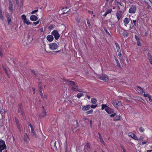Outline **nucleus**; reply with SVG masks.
<instances>
[{
	"label": "nucleus",
	"mask_w": 152,
	"mask_h": 152,
	"mask_svg": "<svg viewBox=\"0 0 152 152\" xmlns=\"http://www.w3.org/2000/svg\"><path fill=\"white\" fill-rule=\"evenodd\" d=\"M134 37L137 41L140 40V38L136 35H135Z\"/></svg>",
	"instance_id": "nucleus-44"
},
{
	"label": "nucleus",
	"mask_w": 152,
	"mask_h": 152,
	"mask_svg": "<svg viewBox=\"0 0 152 152\" xmlns=\"http://www.w3.org/2000/svg\"><path fill=\"white\" fill-rule=\"evenodd\" d=\"M31 133H32V132H35L34 130V128L31 129Z\"/></svg>",
	"instance_id": "nucleus-64"
},
{
	"label": "nucleus",
	"mask_w": 152,
	"mask_h": 152,
	"mask_svg": "<svg viewBox=\"0 0 152 152\" xmlns=\"http://www.w3.org/2000/svg\"><path fill=\"white\" fill-rule=\"evenodd\" d=\"M97 105H92L91 107L92 108H95L96 107H97Z\"/></svg>",
	"instance_id": "nucleus-45"
},
{
	"label": "nucleus",
	"mask_w": 152,
	"mask_h": 152,
	"mask_svg": "<svg viewBox=\"0 0 152 152\" xmlns=\"http://www.w3.org/2000/svg\"><path fill=\"white\" fill-rule=\"evenodd\" d=\"M76 20L77 23H79L80 21V19L79 18L77 17L76 18Z\"/></svg>",
	"instance_id": "nucleus-48"
},
{
	"label": "nucleus",
	"mask_w": 152,
	"mask_h": 152,
	"mask_svg": "<svg viewBox=\"0 0 152 152\" xmlns=\"http://www.w3.org/2000/svg\"><path fill=\"white\" fill-rule=\"evenodd\" d=\"M42 83L41 82L38 83V87L39 88H42Z\"/></svg>",
	"instance_id": "nucleus-36"
},
{
	"label": "nucleus",
	"mask_w": 152,
	"mask_h": 152,
	"mask_svg": "<svg viewBox=\"0 0 152 152\" xmlns=\"http://www.w3.org/2000/svg\"><path fill=\"white\" fill-rule=\"evenodd\" d=\"M43 110L42 112L39 114V117L41 118L45 117L46 115V110L44 108L43 106Z\"/></svg>",
	"instance_id": "nucleus-10"
},
{
	"label": "nucleus",
	"mask_w": 152,
	"mask_h": 152,
	"mask_svg": "<svg viewBox=\"0 0 152 152\" xmlns=\"http://www.w3.org/2000/svg\"><path fill=\"white\" fill-rule=\"evenodd\" d=\"M124 30V31H123L122 34L124 37H127L128 36L129 33L126 31V30Z\"/></svg>",
	"instance_id": "nucleus-22"
},
{
	"label": "nucleus",
	"mask_w": 152,
	"mask_h": 152,
	"mask_svg": "<svg viewBox=\"0 0 152 152\" xmlns=\"http://www.w3.org/2000/svg\"><path fill=\"white\" fill-rule=\"evenodd\" d=\"M117 66H118V67L120 68V69H121L122 68L119 62L117 63Z\"/></svg>",
	"instance_id": "nucleus-47"
},
{
	"label": "nucleus",
	"mask_w": 152,
	"mask_h": 152,
	"mask_svg": "<svg viewBox=\"0 0 152 152\" xmlns=\"http://www.w3.org/2000/svg\"><path fill=\"white\" fill-rule=\"evenodd\" d=\"M98 135H99V139H102V136H101V134L100 133H98Z\"/></svg>",
	"instance_id": "nucleus-56"
},
{
	"label": "nucleus",
	"mask_w": 152,
	"mask_h": 152,
	"mask_svg": "<svg viewBox=\"0 0 152 152\" xmlns=\"http://www.w3.org/2000/svg\"><path fill=\"white\" fill-rule=\"evenodd\" d=\"M64 149L65 151H67V146L66 141L64 143Z\"/></svg>",
	"instance_id": "nucleus-32"
},
{
	"label": "nucleus",
	"mask_w": 152,
	"mask_h": 152,
	"mask_svg": "<svg viewBox=\"0 0 152 152\" xmlns=\"http://www.w3.org/2000/svg\"><path fill=\"white\" fill-rule=\"evenodd\" d=\"M6 112V111L4 110V109H2L1 110L0 113L2 115L3 114H4Z\"/></svg>",
	"instance_id": "nucleus-37"
},
{
	"label": "nucleus",
	"mask_w": 152,
	"mask_h": 152,
	"mask_svg": "<svg viewBox=\"0 0 152 152\" xmlns=\"http://www.w3.org/2000/svg\"><path fill=\"white\" fill-rule=\"evenodd\" d=\"M121 13L122 11H119L118 12L116 13V16L118 18V20H119L120 19L121 17Z\"/></svg>",
	"instance_id": "nucleus-16"
},
{
	"label": "nucleus",
	"mask_w": 152,
	"mask_h": 152,
	"mask_svg": "<svg viewBox=\"0 0 152 152\" xmlns=\"http://www.w3.org/2000/svg\"><path fill=\"white\" fill-rule=\"evenodd\" d=\"M112 103L115 107H117L118 106H120L121 105V102L117 101L113 102Z\"/></svg>",
	"instance_id": "nucleus-12"
},
{
	"label": "nucleus",
	"mask_w": 152,
	"mask_h": 152,
	"mask_svg": "<svg viewBox=\"0 0 152 152\" xmlns=\"http://www.w3.org/2000/svg\"><path fill=\"white\" fill-rule=\"evenodd\" d=\"M18 106L19 108L18 109V113L20 112L23 119H25L26 117L24 115V112L23 111V108L22 107V104H19L18 105Z\"/></svg>",
	"instance_id": "nucleus-3"
},
{
	"label": "nucleus",
	"mask_w": 152,
	"mask_h": 152,
	"mask_svg": "<svg viewBox=\"0 0 152 152\" xmlns=\"http://www.w3.org/2000/svg\"><path fill=\"white\" fill-rule=\"evenodd\" d=\"M91 102L93 104H95L97 102V100L96 99L94 98H93L91 99Z\"/></svg>",
	"instance_id": "nucleus-24"
},
{
	"label": "nucleus",
	"mask_w": 152,
	"mask_h": 152,
	"mask_svg": "<svg viewBox=\"0 0 152 152\" xmlns=\"http://www.w3.org/2000/svg\"><path fill=\"white\" fill-rule=\"evenodd\" d=\"M145 2L148 5L150 4H152V3L150 0H145Z\"/></svg>",
	"instance_id": "nucleus-29"
},
{
	"label": "nucleus",
	"mask_w": 152,
	"mask_h": 152,
	"mask_svg": "<svg viewBox=\"0 0 152 152\" xmlns=\"http://www.w3.org/2000/svg\"><path fill=\"white\" fill-rule=\"evenodd\" d=\"M31 135H32V136L34 137V138H36L37 137V134L35 132H32L31 133Z\"/></svg>",
	"instance_id": "nucleus-35"
},
{
	"label": "nucleus",
	"mask_w": 152,
	"mask_h": 152,
	"mask_svg": "<svg viewBox=\"0 0 152 152\" xmlns=\"http://www.w3.org/2000/svg\"><path fill=\"white\" fill-rule=\"evenodd\" d=\"M100 142H101V143L104 145V141L103 140V139L102 138V139H100Z\"/></svg>",
	"instance_id": "nucleus-54"
},
{
	"label": "nucleus",
	"mask_w": 152,
	"mask_h": 152,
	"mask_svg": "<svg viewBox=\"0 0 152 152\" xmlns=\"http://www.w3.org/2000/svg\"><path fill=\"white\" fill-rule=\"evenodd\" d=\"M133 22L134 26H137V24H136L137 21L135 20H133Z\"/></svg>",
	"instance_id": "nucleus-46"
},
{
	"label": "nucleus",
	"mask_w": 152,
	"mask_h": 152,
	"mask_svg": "<svg viewBox=\"0 0 152 152\" xmlns=\"http://www.w3.org/2000/svg\"><path fill=\"white\" fill-rule=\"evenodd\" d=\"M46 38L50 42L53 41L54 39V38L52 35H48Z\"/></svg>",
	"instance_id": "nucleus-17"
},
{
	"label": "nucleus",
	"mask_w": 152,
	"mask_h": 152,
	"mask_svg": "<svg viewBox=\"0 0 152 152\" xmlns=\"http://www.w3.org/2000/svg\"><path fill=\"white\" fill-rule=\"evenodd\" d=\"M51 34L53 36H54L55 39L56 40L58 39L60 36V35L57 30H54L53 31L51 32Z\"/></svg>",
	"instance_id": "nucleus-6"
},
{
	"label": "nucleus",
	"mask_w": 152,
	"mask_h": 152,
	"mask_svg": "<svg viewBox=\"0 0 152 152\" xmlns=\"http://www.w3.org/2000/svg\"><path fill=\"white\" fill-rule=\"evenodd\" d=\"M38 11V10H34L33 11H32L31 12V14H34L35 13V12H37Z\"/></svg>",
	"instance_id": "nucleus-50"
},
{
	"label": "nucleus",
	"mask_w": 152,
	"mask_h": 152,
	"mask_svg": "<svg viewBox=\"0 0 152 152\" xmlns=\"http://www.w3.org/2000/svg\"><path fill=\"white\" fill-rule=\"evenodd\" d=\"M137 45L139 46H140L141 45V43H140V40L137 41Z\"/></svg>",
	"instance_id": "nucleus-57"
},
{
	"label": "nucleus",
	"mask_w": 152,
	"mask_h": 152,
	"mask_svg": "<svg viewBox=\"0 0 152 152\" xmlns=\"http://www.w3.org/2000/svg\"><path fill=\"white\" fill-rule=\"evenodd\" d=\"M104 109L109 114H111L114 113V110L113 109L108 107L106 104H102L101 109L103 110Z\"/></svg>",
	"instance_id": "nucleus-2"
},
{
	"label": "nucleus",
	"mask_w": 152,
	"mask_h": 152,
	"mask_svg": "<svg viewBox=\"0 0 152 152\" xmlns=\"http://www.w3.org/2000/svg\"><path fill=\"white\" fill-rule=\"evenodd\" d=\"M56 142H55L54 143V146L55 148L56 149H57V147L56 145Z\"/></svg>",
	"instance_id": "nucleus-63"
},
{
	"label": "nucleus",
	"mask_w": 152,
	"mask_h": 152,
	"mask_svg": "<svg viewBox=\"0 0 152 152\" xmlns=\"http://www.w3.org/2000/svg\"><path fill=\"white\" fill-rule=\"evenodd\" d=\"M40 20H38L37 21V22H34L33 23L35 25H37L38 24H39V23Z\"/></svg>",
	"instance_id": "nucleus-51"
},
{
	"label": "nucleus",
	"mask_w": 152,
	"mask_h": 152,
	"mask_svg": "<svg viewBox=\"0 0 152 152\" xmlns=\"http://www.w3.org/2000/svg\"><path fill=\"white\" fill-rule=\"evenodd\" d=\"M124 22L125 23V26H127V24L129 22V19L128 18H125L124 20Z\"/></svg>",
	"instance_id": "nucleus-18"
},
{
	"label": "nucleus",
	"mask_w": 152,
	"mask_h": 152,
	"mask_svg": "<svg viewBox=\"0 0 152 152\" xmlns=\"http://www.w3.org/2000/svg\"><path fill=\"white\" fill-rule=\"evenodd\" d=\"M9 9L10 10V12H11V13H12L13 10V5H9Z\"/></svg>",
	"instance_id": "nucleus-27"
},
{
	"label": "nucleus",
	"mask_w": 152,
	"mask_h": 152,
	"mask_svg": "<svg viewBox=\"0 0 152 152\" xmlns=\"http://www.w3.org/2000/svg\"><path fill=\"white\" fill-rule=\"evenodd\" d=\"M53 28V25H50L48 27V28L49 29H51Z\"/></svg>",
	"instance_id": "nucleus-53"
},
{
	"label": "nucleus",
	"mask_w": 152,
	"mask_h": 152,
	"mask_svg": "<svg viewBox=\"0 0 152 152\" xmlns=\"http://www.w3.org/2000/svg\"><path fill=\"white\" fill-rule=\"evenodd\" d=\"M87 24L88 25V26L89 27H90L91 26V24L90 23V21L88 19H87Z\"/></svg>",
	"instance_id": "nucleus-41"
},
{
	"label": "nucleus",
	"mask_w": 152,
	"mask_h": 152,
	"mask_svg": "<svg viewBox=\"0 0 152 152\" xmlns=\"http://www.w3.org/2000/svg\"><path fill=\"white\" fill-rule=\"evenodd\" d=\"M114 59L115 60V61L116 62V63L119 62L117 58L116 57H115Z\"/></svg>",
	"instance_id": "nucleus-55"
},
{
	"label": "nucleus",
	"mask_w": 152,
	"mask_h": 152,
	"mask_svg": "<svg viewBox=\"0 0 152 152\" xmlns=\"http://www.w3.org/2000/svg\"><path fill=\"white\" fill-rule=\"evenodd\" d=\"M104 30L105 31V32L106 33V34H108L110 37H111V35L108 32V31L107 30V29L105 28H104Z\"/></svg>",
	"instance_id": "nucleus-34"
},
{
	"label": "nucleus",
	"mask_w": 152,
	"mask_h": 152,
	"mask_svg": "<svg viewBox=\"0 0 152 152\" xmlns=\"http://www.w3.org/2000/svg\"><path fill=\"white\" fill-rule=\"evenodd\" d=\"M28 138V135L26 134V136H25V139H24V140L26 142H27V138Z\"/></svg>",
	"instance_id": "nucleus-49"
},
{
	"label": "nucleus",
	"mask_w": 152,
	"mask_h": 152,
	"mask_svg": "<svg viewBox=\"0 0 152 152\" xmlns=\"http://www.w3.org/2000/svg\"><path fill=\"white\" fill-rule=\"evenodd\" d=\"M144 131V129L143 128L141 127L140 128L139 131L140 132H143Z\"/></svg>",
	"instance_id": "nucleus-40"
},
{
	"label": "nucleus",
	"mask_w": 152,
	"mask_h": 152,
	"mask_svg": "<svg viewBox=\"0 0 152 152\" xmlns=\"http://www.w3.org/2000/svg\"><path fill=\"white\" fill-rule=\"evenodd\" d=\"M137 91L138 93L142 94L143 93V89L140 86L137 87Z\"/></svg>",
	"instance_id": "nucleus-23"
},
{
	"label": "nucleus",
	"mask_w": 152,
	"mask_h": 152,
	"mask_svg": "<svg viewBox=\"0 0 152 152\" xmlns=\"http://www.w3.org/2000/svg\"><path fill=\"white\" fill-rule=\"evenodd\" d=\"M29 20H27L26 19L23 21V23H26L27 25H29L31 24V23L29 22Z\"/></svg>",
	"instance_id": "nucleus-26"
},
{
	"label": "nucleus",
	"mask_w": 152,
	"mask_h": 152,
	"mask_svg": "<svg viewBox=\"0 0 152 152\" xmlns=\"http://www.w3.org/2000/svg\"><path fill=\"white\" fill-rule=\"evenodd\" d=\"M106 11L108 13H110L112 11L111 9H107Z\"/></svg>",
	"instance_id": "nucleus-52"
},
{
	"label": "nucleus",
	"mask_w": 152,
	"mask_h": 152,
	"mask_svg": "<svg viewBox=\"0 0 152 152\" xmlns=\"http://www.w3.org/2000/svg\"><path fill=\"white\" fill-rule=\"evenodd\" d=\"M111 117H114V121H117L120 120L121 118V116L119 115H116L115 113H113L110 115Z\"/></svg>",
	"instance_id": "nucleus-9"
},
{
	"label": "nucleus",
	"mask_w": 152,
	"mask_h": 152,
	"mask_svg": "<svg viewBox=\"0 0 152 152\" xmlns=\"http://www.w3.org/2000/svg\"><path fill=\"white\" fill-rule=\"evenodd\" d=\"M5 141L2 140H0V152H1L4 149H6Z\"/></svg>",
	"instance_id": "nucleus-4"
},
{
	"label": "nucleus",
	"mask_w": 152,
	"mask_h": 152,
	"mask_svg": "<svg viewBox=\"0 0 152 152\" xmlns=\"http://www.w3.org/2000/svg\"><path fill=\"white\" fill-rule=\"evenodd\" d=\"M15 122H16L17 126V127L18 128L19 130L20 131V127L19 123V121L18 119L16 117L15 118Z\"/></svg>",
	"instance_id": "nucleus-13"
},
{
	"label": "nucleus",
	"mask_w": 152,
	"mask_h": 152,
	"mask_svg": "<svg viewBox=\"0 0 152 152\" xmlns=\"http://www.w3.org/2000/svg\"><path fill=\"white\" fill-rule=\"evenodd\" d=\"M50 48L52 50H54L57 49L58 45L56 43H53L49 44Z\"/></svg>",
	"instance_id": "nucleus-7"
},
{
	"label": "nucleus",
	"mask_w": 152,
	"mask_h": 152,
	"mask_svg": "<svg viewBox=\"0 0 152 152\" xmlns=\"http://www.w3.org/2000/svg\"><path fill=\"white\" fill-rule=\"evenodd\" d=\"M65 81L69 83V84L71 87V89L73 92L77 91L80 92L82 91V89L79 88L78 86L75 82L67 80H66Z\"/></svg>",
	"instance_id": "nucleus-1"
},
{
	"label": "nucleus",
	"mask_w": 152,
	"mask_h": 152,
	"mask_svg": "<svg viewBox=\"0 0 152 152\" xmlns=\"http://www.w3.org/2000/svg\"><path fill=\"white\" fill-rule=\"evenodd\" d=\"M121 148L123 150V152H126L125 150V149L124 148V147L123 146H121Z\"/></svg>",
	"instance_id": "nucleus-60"
},
{
	"label": "nucleus",
	"mask_w": 152,
	"mask_h": 152,
	"mask_svg": "<svg viewBox=\"0 0 152 152\" xmlns=\"http://www.w3.org/2000/svg\"><path fill=\"white\" fill-rule=\"evenodd\" d=\"M83 96V94L82 93H79L77 95V96L78 98H80Z\"/></svg>",
	"instance_id": "nucleus-28"
},
{
	"label": "nucleus",
	"mask_w": 152,
	"mask_h": 152,
	"mask_svg": "<svg viewBox=\"0 0 152 152\" xmlns=\"http://www.w3.org/2000/svg\"><path fill=\"white\" fill-rule=\"evenodd\" d=\"M32 73L35 76H37V74L36 73V72L34 70H31Z\"/></svg>",
	"instance_id": "nucleus-39"
},
{
	"label": "nucleus",
	"mask_w": 152,
	"mask_h": 152,
	"mask_svg": "<svg viewBox=\"0 0 152 152\" xmlns=\"http://www.w3.org/2000/svg\"><path fill=\"white\" fill-rule=\"evenodd\" d=\"M137 10L136 6L135 5H132L130 8L129 12V13L132 14L135 13Z\"/></svg>",
	"instance_id": "nucleus-8"
},
{
	"label": "nucleus",
	"mask_w": 152,
	"mask_h": 152,
	"mask_svg": "<svg viewBox=\"0 0 152 152\" xmlns=\"http://www.w3.org/2000/svg\"><path fill=\"white\" fill-rule=\"evenodd\" d=\"M118 56L120 57H122V55L121 53V52L120 51V52H118Z\"/></svg>",
	"instance_id": "nucleus-58"
},
{
	"label": "nucleus",
	"mask_w": 152,
	"mask_h": 152,
	"mask_svg": "<svg viewBox=\"0 0 152 152\" xmlns=\"http://www.w3.org/2000/svg\"><path fill=\"white\" fill-rule=\"evenodd\" d=\"M128 136L129 137H131L134 140H138V138L137 137V136L134 133H129L128 134Z\"/></svg>",
	"instance_id": "nucleus-11"
},
{
	"label": "nucleus",
	"mask_w": 152,
	"mask_h": 152,
	"mask_svg": "<svg viewBox=\"0 0 152 152\" xmlns=\"http://www.w3.org/2000/svg\"><path fill=\"white\" fill-rule=\"evenodd\" d=\"M30 19L33 21H35L38 19L37 17L35 15H32L30 17Z\"/></svg>",
	"instance_id": "nucleus-15"
},
{
	"label": "nucleus",
	"mask_w": 152,
	"mask_h": 152,
	"mask_svg": "<svg viewBox=\"0 0 152 152\" xmlns=\"http://www.w3.org/2000/svg\"><path fill=\"white\" fill-rule=\"evenodd\" d=\"M115 44L117 48V50L118 52H120V48L119 46V45L118 43H117L115 41Z\"/></svg>",
	"instance_id": "nucleus-21"
},
{
	"label": "nucleus",
	"mask_w": 152,
	"mask_h": 152,
	"mask_svg": "<svg viewBox=\"0 0 152 152\" xmlns=\"http://www.w3.org/2000/svg\"><path fill=\"white\" fill-rule=\"evenodd\" d=\"M6 17L8 21V23L9 24H10L11 22V17L8 13H7V14Z\"/></svg>",
	"instance_id": "nucleus-19"
},
{
	"label": "nucleus",
	"mask_w": 152,
	"mask_h": 152,
	"mask_svg": "<svg viewBox=\"0 0 152 152\" xmlns=\"http://www.w3.org/2000/svg\"><path fill=\"white\" fill-rule=\"evenodd\" d=\"M93 110H90L87 111L86 112V113L87 114H91L92 113Z\"/></svg>",
	"instance_id": "nucleus-33"
},
{
	"label": "nucleus",
	"mask_w": 152,
	"mask_h": 152,
	"mask_svg": "<svg viewBox=\"0 0 152 152\" xmlns=\"http://www.w3.org/2000/svg\"><path fill=\"white\" fill-rule=\"evenodd\" d=\"M98 78L105 82H107L109 80L108 77L105 74L99 75L98 76Z\"/></svg>",
	"instance_id": "nucleus-5"
},
{
	"label": "nucleus",
	"mask_w": 152,
	"mask_h": 152,
	"mask_svg": "<svg viewBox=\"0 0 152 152\" xmlns=\"http://www.w3.org/2000/svg\"><path fill=\"white\" fill-rule=\"evenodd\" d=\"M0 55L1 57H3L2 53L1 52V50L0 49Z\"/></svg>",
	"instance_id": "nucleus-59"
},
{
	"label": "nucleus",
	"mask_w": 152,
	"mask_h": 152,
	"mask_svg": "<svg viewBox=\"0 0 152 152\" xmlns=\"http://www.w3.org/2000/svg\"><path fill=\"white\" fill-rule=\"evenodd\" d=\"M3 69L5 71V73L6 74L7 76L9 77L10 78V75L8 73V72L7 71L8 70L5 67H3Z\"/></svg>",
	"instance_id": "nucleus-25"
},
{
	"label": "nucleus",
	"mask_w": 152,
	"mask_h": 152,
	"mask_svg": "<svg viewBox=\"0 0 152 152\" xmlns=\"http://www.w3.org/2000/svg\"><path fill=\"white\" fill-rule=\"evenodd\" d=\"M148 59L150 63L152 64V56L151 54L148 53L147 55Z\"/></svg>",
	"instance_id": "nucleus-20"
},
{
	"label": "nucleus",
	"mask_w": 152,
	"mask_h": 152,
	"mask_svg": "<svg viewBox=\"0 0 152 152\" xmlns=\"http://www.w3.org/2000/svg\"><path fill=\"white\" fill-rule=\"evenodd\" d=\"M65 8L66 10H63L64 14H65L69 10V8L68 7H66Z\"/></svg>",
	"instance_id": "nucleus-30"
},
{
	"label": "nucleus",
	"mask_w": 152,
	"mask_h": 152,
	"mask_svg": "<svg viewBox=\"0 0 152 152\" xmlns=\"http://www.w3.org/2000/svg\"><path fill=\"white\" fill-rule=\"evenodd\" d=\"M86 146L87 147V148H90V145L89 144V143H87L86 144Z\"/></svg>",
	"instance_id": "nucleus-61"
},
{
	"label": "nucleus",
	"mask_w": 152,
	"mask_h": 152,
	"mask_svg": "<svg viewBox=\"0 0 152 152\" xmlns=\"http://www.w3.org/2000/svg\"><path fill=\"white\" fill-rule=\"evenodd\" d=\"M144 96L145 97H148V98L150 97V96H151L149 94H145V93L144 92Z\"/></svg>",
	"instance_id": "nucleus-43"
},
{
	"label": "nucleus",
	"mask_w": 152,
	"mask_h": 152,
	"mask_svg": "<svg viewBox=\"0 0 152 152\" xmlns=\"http://www.w3.org/2000/svg\"><path fill=\"white\" fill-rule=\"evenodd\" d=\"M0 19L3 20V16L2 15V10L1 9H0Z\"/></svg>",
	"instance_id": "nucleus-31"
},
{
	"label": "nucleus",
	"mask_w": 152,
	"mask_h": 152,
	"mask_svg": "<svg viewBox=\"0 0 152 152\" xmlns=\"http://www.w3.org/2000/svg\"><path fill=\"white\" fill-rule=\"evenodd\" d=\"M143 138H144L143 136H140V138L139 139H138V140H139L140 141H142L143 140Z\"/></svg>",
	"instance_id": "nucleus-42"
},
{
	"label": "nucleus",
	"mask_w": 152,
	"mask_h": 152,
	"mask_svg": "<svg viewBox=\"0 0 152 152\" xmlns=\"http://www.w3.org/2000/svg\"><path fill=\"white\" fill-rule=\"evenodd\" d=\"M22 18L24 21V20H25L26 19V16L25 15H23L21 16Z\"/></svg>",
	"instance_id": "nucleus-38"
},
{
	"label": "nucleus",
	"mask_w": 152,
	"mask_h": 152,
	"mask_svg": "<svg viewBox=\"0 0 152 152\" xmlns=\"http://www.w3.org/2000/svg\"><path fill=\"white\" fill-rule=\"evenodd\" d=\"M135 28V27L134 26H132V27L130 26L129 30H131V29L133 28V29H134V28Z\"/></svg>",
	"instance_id": "nucleus-62"
},
{
	"label": "nucleus",
	"mask_w": 152,
	"mask_h": 152,
	"mask_svg": "<svg viewBox=\"0 0 152 152\" xmlns=\"http://www.w3.org/2000/svg\"><path fill=\"white\" fill-rule=\"evenodd\" d=\"M91 107L90 104L86 106H82V110H87L89 109Z\"/></svg>",
	"instance_id": "nucleus-14"
}]
</instances>
